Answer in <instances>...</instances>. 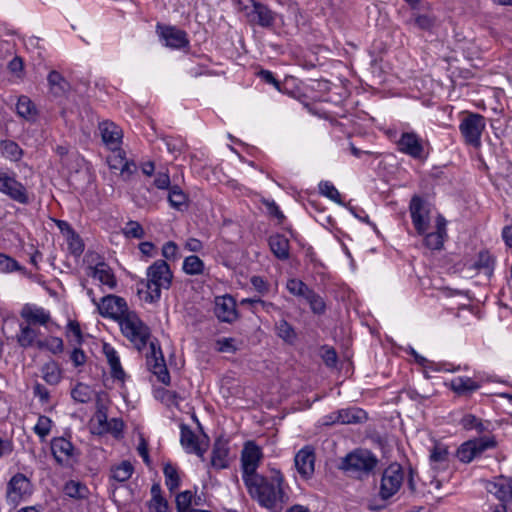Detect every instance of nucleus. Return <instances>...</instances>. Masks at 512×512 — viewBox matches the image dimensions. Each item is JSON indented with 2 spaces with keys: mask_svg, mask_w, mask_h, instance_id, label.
Returning <instances> with one entry per match:
<instances>
[{
  "mask_svg": "<svg viewBox=\"0 0 512 512\" xmlns=\"http://www.w3.org/2000/svg\"><path fill=\"white\" fill-rule=\"evenodd\" d=\"M47 81L55 96H62L70 90L69 82L56 70L48 74Z\"/></svg>",
  "mask_w": 512,
  "mask_h": 512,
  "instance_id": "obj_30",
  "label": "nucleus"
},
{
  "mask_svg": "<svg viewBox=\"0 0 512 512\" xmlns=\"http://www.w3.org/2000/svg\"><path fill=\"white\" fill-rule=\"evenodd\" d=\"M30 480L22 473L15 474L7 485V502L16 507L23 496L28 494Z\"/></svg>",
  "mask_w": 512,
  "mask_h": 512,
  "instance_id": "obj_15",
  "label": "nucleus"
},
{
  "mask_svg": "<svg viewBox=\"0 0 512 512\" xmlns=\"http://www.w3.org/2000/svg\"><path fill=\"white\" fill-rule=\"evenodd\" d=\"M409 212L416 233L424 235L431 223L430 203L419 195H413L409 203Z\"/></svg>",
  "mask_w": 512,
  "mask_h": 512,
  "instance_id": "obj_8",
  "label": "nucleus"
},
{
  "mask_svg": "<svg viewBox=\"0 0 512 512\" xmlns=\"http://www.w3.org/2000/svg\"><path fill=\"white\" fill-rule=\"evenodd\" d=\"M179 249L175 242L169 241L162 246V257L167 260H176L179 257Z\"/></svg>",
  "mask_w": 512,
  "mask_h": 512,
  "instance_id": "obj_59",
  "label": "nucleus"
},
{
  "mask_svg": "<svg viewBox=\"0 0 512 512\" xmlns=\"http://www.w3.org/2000/svg\"><path fill=\"white\" fill-rule=\"evenodd\" d=\"M163 474L167 489L171 493L178 490L181 485L182 478L184 477L183 471H181L177 465L167 462L163 467Z\"/></svg>",
  "mask_w": 512,
  "mask_h": 512,
  "instance_id": "obj_27",
  "label": "nucleus"
},
{
  "mask_svg": "<svg viewBox=\"0 0 512 512\" xmlns=\"http://www.w3.org/2000/svg\"><path fill=\"white\" fill-rule=\"evenodd\" d=\"M73 450V444L64 437H55L51 440V452L59 465H63L64 461L72 456Z\"/></svg>",
  "mask_w": 512,
  "mask_h": 512,
  "instance_id": "obj_24",
  "label": "nucleus"
},
{
  "mask_svg": "<svg viewBox=\"0 0 512 512\" xmlns=\"http://www.w3.org/2000/svg\"><path fill=\"white\" fill-rule=\"evenodd\" d=\"M319 191L323 196L329 198L330 200L338 204H342L341 194L331 182L321 181L319 183Z\"/></svg>",
  "mask_w": 512,
  "mask_h": 512,
  "instance_id": "obj_51",
  "label": "nucleus"
},
{
  "mask_svg": "<svg viewBox=\"0 0 512 512\" xmlns=\"http://www.w3.org/2000/svg\"><path fill=\"white\" fill-rule=\"evenodd\" d=\"M103 351L110 365L112 377L117 380H123L125 377V372L122 369L120 359L115 349L109 344L105 343L103 346Z\"/></svg>",
  "mask_w": 512,
  "mask_h": 512,
  "instance_id": "obj_29",
  "label": "nucleus"
},
{
  "mask_svg": "<svg viewBox=\"0 0 512 512\" xmlns=\"http://www.w3.org/2000/svg\"><path fill=\"white\" fill-rule=\"evenodd\" d=\"M478 457H480L487 450L495 449L498 445L494 435H484L478 438H473Z\"/></svg>",
  "mask_w": 512,
  "mask_h": 512,
  "instance_id": "obj_45",
  "label": "nucleus"
},
{
  "mask_svg": "<svg viewBox=\"0 0 512 512\" xmlns=\"http://www.w3.org/2000/svg\"><path fill=\"white\" fill-rule=\"evenodd\" d=\"M41 372L43 374V379L49 385H57L61 381V369L58 363L54 360H50L45 363L41 368Z\"/></svg>",
  "mask_w": 512,
  "mask_h": 512,
  "instance_id": "obj_33",
  "label": "nucleus"
},
{
  "mask_svg": "<svg viewBox=\"0 0 512 512\" xmlns=\"http://www.w3.org/2000/svg\"><path fill=\"white\" fill-rule=\"evenodd\" d=\"M102 141L109 149L120 147L122 142L123 132L122 129L111 121H103L99 124Z\"/></svg>",
  "mask_w": 512,
  "mask_h": 512,
  "instance_id": "obj_21",
  "label": "nucleus"
},
{
  "mask_svg": "<svg viewBox=\"0 0 512 512\" xmlns=\"http://www.w3.org/2000/svg\"><path fill=\"white\" fill-rule=\"evenodd\" d=\"M51 426L52 420L45 415H41L39 416L37 424L34 427V432L43 440L46 436L49 435Z\"/></svg>",
  "mask_w": 512,
  "mask_h": 512,
  "instance_id": "obj_54",
  "label": "nucleus"
},
{
  "mask_svg": "<svg viewBox=\"0 0 512 512\" xmlns=\"http://www.w3.org/2000/svg\"><path fill=\"white\" fill-rule=\"evenodd\" d=\"M365 419V412L359 408L342 409L336 412V421L339 424L360 423Z\"/></svg>",
  "mask_w": 512,
  "mask_h": 512,
  "instance_id": "obj_31",
  "label": "nucleus"
},
{
  "mask_svg": "<svg viewBox=\"0 0 512 512\" xmlns=\"http://www.w3.org/2000/svg\"><path fill=\"white\" fill-rule=\"evenodd\" d=\"M47 350L53 354H59L63 352L64 344L63 340L59 337H50L47 339Z\"/></svg>",
  "mask_w": 512,
  "mask_h": 512,
  "instance_id": "obj_62",
  "label": "nucleus"
},
{
  "mask_svg": "<svg viewBox=\"0 0 512 512\" xmlns=\"http://www.w3.org/2000/svg\"><path fill=\"white\" fill-rule=\"evenodd\" d=\"M180 443L188 454H195L201 460H205V453L208 449L209 438L206 434L196 435L189 426L180 424Z\"/></svg>",
  "mask_w": 512,
  "mask_h": 512,
  "instance_id": "obj_10",
  "label": "nucleus"
},
{
  "mask_svg": "<svg viewBox=\"0 0 512 512\" xmlns=\"http://www.w3.org/2000/svg\"><path fill=\"white\" fill-rule=\"evenodd\" d=\"M315 452L311 446H304L300 449L294 458L297 472L303 479H309L315 471Z\"/></svg>",
  "mask_w": 512,
  "mask_h": 512,
  "instance_id": "obj_16",
  "label": "nucleus"
},
{
  "mask_svg": "<svg viewBox=\"0 0 512 512\" xmlns=\"http://www.w3.org/2000/svg\"><path fill=\"white\" fill-rule=\"evenodd\" d=\"M127 238L141 239L144 237V229L137 221H128L122 229Z\"/></svg>",
  "mask_w": 512,
  "mask_h": 512,
  "instance_id": "obj_53",
  "label": "nucleus"
},
{
  "mask_svg": "<svg viewBox=\"0 0 512 512\" xmlns=\"http://www.w3.org/2000/svg\"><path fill=\"white\" fill-rule=\"evenodd\" d=\"M70 230L72 233V240L69 243V249L73 255L79 256L84 251V244H83L82 240L80 239V237L78 235H76L72 229H70Z\"/></svg>",
  "mask_w": 512,
  "mask_h": 512,
  "instance_id": "obj_61",
  "label": "nucleus"
},
{
  "mask_svg": "<svg viewBox=\"0 0 512 512\" xmlns=\"http://www.w3.org/2000/svg\"><path fill=\"white\" fill-rule=\"evenodd\" d=\"M262 204L265 206L267 213L270 217L276 218L279 224H282L285 220L283 212L274 200L263 199Z\"/></svg>",
  "mask_w": 512,
  "mask_h": 512,
  "instance_id": "obj_55",
  "label": "nucleus"
},
{
  "mask_svg": "<svg viewBox=\"0 0 512 512\" xmlns=\"http://www.w3.org/2000/svg\"><path fill=\"white\" fill-rule=\"evenodd\" d=\"M272 253L280 260H287L290 256L289 240L282 234H275L269 238Z\"/></svg>",
  "mask_w": 512,
  "mask_h": 512,
  "instance_id": "obj_28",
  "label": "nucleus"
},
{
  "mask_svg": "<svg viewBox=\"0 0 512 512\" xmlns=\"http://www.w3.org/2000/svg\"><path fill=\"white\" fill-rule=\"evenodd\" d=\"M406 478L405 471L399 463H392L386 467L379 481L378 497L388 501L402 488Z\"/></svg>",
  "mask_w": 512,
  "mask_h": 512,
  "instance_id": "obj_4",
  "label": "nucleus"
},
{
  "mask_svg": "<svg viewBox=\"0 0 512 512\" xmlns=\"http://www.w3.org/2000/svg\"><path fill=\"white\" fill-rule=\"evenodd\" d=\"M20 272L24 276H30L26 268L18 263L14 258L0 253V272L2 273H12V272Z\"/></svg>",
  "mask_w": 512,
  "mask_h": 512,
  "instance_id": "obj_36",
  "label": "nucleus"
},
{
  "mask_svg": "<svg viewBox=\"0 0 512 512\" xmlns=\"http://www.w3.org/2000/svg\"><path fill=\"white\" fill-rule=\"evenodd\" d=\"M21 317L28 322V325H46L50 319V313L41 307L26 304L21 310Z\"/></svg>",
  "mask_w": 512,
  "mask_h": 512,
  "instance_id": "obj_25",
  "label": "nucleus"
},
{
  "mask_svg": "<svg viewBox=\"0 0 512 512\" xmlns=\"http://www.w3.org/2000/svg\"><path fill=\"white\" fill-rule=\"evenodd\" d=\"M89 269L91 270L89 276L98 279L103 285L108 286L110 289H114L117 286L116 277L106 263L100 262L94 267H89Z\"/></svg>",
  "mask_w": 512,
  "mask_h": 512,
  "instance_id": "obj_26",
  "label": "nucleus"
},
{
  "mask_svg": "<svg viewBox=\"0 0 512 512\" xmlns=\"http://www.w3.org/2000/svg\"><path fill=\"white\" fill-rule=\"evenodd\" d=\"M192 499L193 494L190 490L178 493L175 498L177 512H191Z\"/></svg>",
  "mask_w": 512,
  "mask_h": 512,
  "instance_id": "obj_48",
  "label": "nucleus"
},
{
  "mask_svg": "<svg viewBox=\"0 0 512 512\" xmlns=\"http://www.w3.org/2000/svg\"><path fill=\"white\" fill-rule=\"evenodd\" d=\"M16 111L20 117L28 119L32 116L36 115V107L31 99L25 95H22L18 98V102L16 104Z\"/></svg>",
  "mask_w": 512,
  "mask_h": 512,
  "instance_id": "obj_40",
  "label": "nucleus"
},
{
  "mask_svg": "<svg viewBox=\"0 0 512 512\" xmlns=\"http://www.w3.org/2000/svg\"><path fill=\"white\" fill-rule=\"evenodd\" d=\"M378 464V459L368 450L356 449L341 459L339 469L350 476L368 475Z\"/></svg>",
  "mask_w": 512,
  "mask_h": 512,
  "instance_id": "obj_3",
  "label": "nucleus"
},
{
  "mask_svg": "<svg viewBox=\"0 0 512 512\" xmlns=\"http://www.w3.org/2000/svg\"><path fill=\"white\" fill-rule=\"evenodd\" d=\"M111 150L112 154L107 158L108 165L111 169L120 171L123 169L124 162L127 161L125 151L120 147Z\"/></svg>",
  "mask_w": 512,
  "mask_h": 512,
  "instance_id": "obj_49",
  "label": "nucleus"
},
{
  "mask_svg": "<svg viewBox=\"0 0 512 512\" xmlns=\"http://www.w3.org/2000/svg\"><path fill=\"white\" fill-rule=\"evenodd\" d=\"M33 394L35 397H38L40 401L43 403H47L50 399V393L48 389L38 382L35 383V385L33 386Z\"/></svg>",
  "mask_w": 512,
  "mask_h": 512,
  "instance_id": "obj_63",
  "label": "nucleus"
},
{
  "mask_svg": "<svg viewBox=\"0 0 512 512\" xmlns=\"http://www.w3.org/2000/svg\"><path fill=\"white\" fill-rule=\"evenodd\" d=\"M71 397L76 402L88 403L92 399V390L87 384L79 382L71 390Z\"/></svg>",
  "mask_w": 512,
  "mask_h": 512,
  "instance_id": "obj_46",
  "label": "nucleus"
},
{
  "mask_svg": "<svg viewBox=\"0 0 512 512\" xmlns=\"http://www.w3.org/2000/svg\"><path fill=\"white\" fill-rule=\"evenodd\" d=\"M210 465L216 469H227L230 465V446L229 440L224 437L215 439L212 451Z\"/></svg>",
  "mask_w": 512,
  "mask_h": 512,
  "instance_id": "obj_17",
  "label": "nucleus"
},
{
  "mask_svg": "<svg viewBox=\"0 0 512 512\" xmlns=\"http://www.w3.org/2000/svg\"><path fill=\"white\" fill-rule=\"evenodd\" d=\"M147 369L160 381L159 357H157V348L154 341L150 342L149 348L145 354Z\"/></svg>",
  "mask_w": 512,
  "mask_h": 512,
  "instance_id": "obj_37",
  "label": "nucleus"
},
{
  "mask_svg": "<svg viewBox=\"0 0 512 512\" xmlns=\"http://www.w3.org/2000/svg\"><path fill=\"white\" fill-rule=\"evenodd\" d=\"M305 300L309 303L310 308L313 313L321 315L324 314L326 311V304L323 300V298L317 294L314 290H312Z\"/></svg>",
  "mask_w": 512,
  "mask_h": 512,
  "instance_id": "obj_50",
  "label": "nucleus"
},
{
  "mask_svg": "<svg viewBox=\"0 0 512 512\" xmlns=\"http://www.w3.org/2000/svg\"><path fill=\"white\" fill-rule=\"evenodd\" d=\"M396 144L399 152L413 159H422L425 157L423 139L415 132H403Z\"/></svg>",
  "mask_w": 512,
  "mask_h": 512,
  "instance_id": "obj_12",
  "label": "nucleus"
},
{
  "mask_svg": "<svg viewBox=\"0 0 512 512\" xmlns=\"http://www.w3.org/2000/svg\"><path fill=\"white\" fill-rule=\"evenodd\" d=\"M244 485L250 498L269 512H282L290 502V487L278 469H271L270 475H254Z\"/></svg>",
  "mask_w": 512,
  "mask_h": 512,
  "instance_id": "obj_2",
  "label": "nucleus"
},
{
  "mask_svg": "<svg viewBox=\"0 0 512 512\" xmlns=\"http://www.w3.org/2000/svg\"><path fill=\"white\" fill-rule=\"evenodd\" d=\"M0 150L2 155L13 162H18L23 156L22 148L12 140H1Z\"/></svg>",
  "mask_w": 512,
  "mask_h": 512,
  "instance_id": "obj_34",
  "label": "nucleus"
},
{
  "mask_svg": "<svg viewBox=\"0 0 512 512\" xmlns=\"http://www.w3.org/2000/svg\"><path fill=\"white\" fill-rule=\"evenodd\" d=\"M172 170L174 171L172 175L170 169L162 173V189L168 190L169 205L182 211L188 206V197L179 186V183L183 181V173L175 166L172 167Z\"/></svg>",
  "mask_w": 512,
  "mask_h": 512,
  "instance_id": "obj_5",
  "label": "nucleus"
},
{
  "mask_svg": "<svg viewBox=\"0 0 512 512\" xmlns=\"http://www.w3.org/2000/svg\"><path fill=\"white\" fill-rule=\"evenodd\" d=\"M494 264V256L488 250H483L479 252L474 266L479 270H484L487 274H491L494 268Z\"/></svg>",
  "mask_w": 512,
  "mask_h": 512,
  "instance_id": "obj_43",
  "label": "nucleus"
},
{
  "mask_svg": "<svg viewBox=\"0 0 512 512\" xmlns=\"http://www.w3.org/2000/svg\"><path fill=\"white\" fill-rule=\"evenodd\" d=\"M92 301L97 305L101 316L111 318L119 323L123 335L135 345L137 350L146 349L150 338V329L134 311L128 309L124 298L109 294L102 297L100 303H97L95 299Z\"/></svg>",
  "mask_w": 512,
  "mask_h": 512,
  "instance_id": "obj_1",
  "label": "nucleus"
},
{
  "mask_svg": "<svg viewBox=\"0 0 512 512\" xmlns=\"http://www.w3.org/2000/svg\"><path fill=\"white\" fill-rule=\"evenodd\" d=\"M456 457L464 464L471 463L474 459L478 458L475 441L470 439L463 442L456 451Z\"/></svg>",
  "mask_w": 512,
  "mask_h": 512,
  "instance_id": "obj_35",
  "label": "nucleus"
},
{
  "mask_svg": "<svg viewBox=\"0 0 512 512\" xmlns=\"http://www.w3.org/2000/svg\"><path fill=\"white\" fill-rule=\"evenodd\" d=\"M250 23H255L261 27L269 28L274 25L275 13L265 4L256 2L250 12L246 13Z\"/></svg>",
  "mask_w": 512,
  "mask_h": 512,
  "instance_id": "obj_18",
  "label": "nucleus"
},
{
  "mask_svg": "<svg viewBox=\"0 0 512 512\" xmlns=\"http://www.w3.org/2000/svg\"><path fill=\"white\" fill-rule=\"evenodd\" d=\"M134 467L129 461H122L110 468V480L115 482H126L133 474Z\"/></svg>",
  "mask_w": 512,
  "mask_h": 512,
  "instance_id": "obj_32",
  "label": "nucleus"
},
{
  "mask_svg": "<svg viewBox=\"0 0 512 512\" xmlns=\"http://www.w3.org/2000/svg\"><path fill=\"white\" fill-rule=\"evenodd\" d=\"M408 24H414L421 30H431L435 24V18L427 14H416Z\"/></svg>",
  "mask_w": 512,
  "mask_h": 512,
  "instance_id": "obj_52",
  "label": "nucleus"
},
{
  "mask_svg": "<svg viewBox=\"0 0 512 512\" xmlns=\"http://www.w3.org/2000/svg\"><path fill=\"white\" fill-rule=\"evenodd\" d=\"M463 429L470 431L475 430L478 434H483L486 431V427L481 419L472 414H466L460 421Z\"/></svg>",
  "mask_w": 512,
  "mask_h": 512,
  "instance_id": "obj_44",
  "label": "nucleus"
},
{
  "mask_svg": "<svg viewBox=\"0 0 512 512\" xmlns=\"http://www.w3.org/2000/svg\"><path fill=\"white\" fill-rule=\"evenodd\" d=\"M485 490L492 494L501 506L511 504L512 501V477L499 475L490 480H481Z\"/></svg>",
  "mask_w": 512,
  "mask_h": 512,
  "instance_id": "obj_11",
  "label": "nucleus"
},
{
  "mask_svg": "<svg viewBox=\"0 0 512 512\" xmlns=\"http://www.w3.org/2000/svg\"><path fill=\"white\" fill-rule=\"evenodd\" d=\"M275 330L277 333V336L280 337L282 340H284L287 343L292 344L296 338L297 334L292 327L286 320L282 319L278 321L275 325Z\"/></svg>",
  "mask_w": 512,
  "mask_h": 512,
  "instance_id": "obj_39",
  "label": "nucleus"
},
{
  "mask_svg": "<svg viewBox=\"0 0 512 512\" xmlns=\"http://www.w3.org/2000/svg\"><path fill=\"white\" fill-rule=\"evenodd\" d=\"M286 288L294 296L303 297L304 299L312 291L302 280L295 278L287 281Z\"/></svg>",
  "mask_w": 512,
  "mask_h": 512,
  "instance_id": "obj_47",
  "label": "nucleus"
},
{
  "mask_svg": "<svg viewBox=\"0 0 512 512\" xmlns=\"http://www.w3.org/2000/svg\"><path fill=\"white\" fill-rule=\"evenodd\" d=\"M38 336V331L31 328L30 325L20 326V332L17 334V342L22 348H28L34 345Z\"/></svg>",
  "mask_w": 512,
  "mask_h": 512,
  "instance_id": "obj_38",
  "label": "nucleus"
},
{
  "mask_svg": "<svg viewBox=\"0 0 512 512\" xmlns=\"http://www.w3.org/2000/svg\"><path fill=\"white\" fill-rule=\"evenodd\" d=\"M147 278L137 283V294L140 300L154 303L160 298V260L155 261L147 269Z\"/></svg>",
  "mask_w": 512,
  "mask_h": 512,
  "instance_id": "obj_6",
  "label": "nucleus"
},
{
  "mask_svg": "<svg viewBox=\"0 0 512 512\" xmlns=\"http://www.w3.org/2000/svg\"><path fill=\"white\" fill-rule=\"evenodd\" d=\"M448 385L457 395L468 396L481 388L482 381L466 376H458L453 378Z\"/></svg>",
  "mask_w": 512,
  "mask_h": 512,
  "instance_id": "obj_22",
  "label": "nucleus"
},
{
  "mask_svg": "<svg viewBox=\"0 0 512 512\" xmlns=\"http://www.w3.org/2000/svg\"><path fill=\"white\" fill-rule=\"evenodd\" d=\"M152 499L148 503L149 512H160V483H154L151 488Z\"/></svg>",
  "mask_w": 512,
  "mask_h": 512,
  "instance_id": "obj_56",
  "label": "nucleus"
},
{
  "mask_svg": "<svg viewBox=\"0 0 512 512\" xmlns=\"http://www.w3.org/2000/svg\"><path fill=\"white\" fill-rule=\"evenodd\" d=\"M162 39L167 47L173 49H182L189 45L186 32L175 27H162Z\"/></svg>",
  "mask_w": 512,
  "mask_h": 512,
  "instance_id": "obj_23",
  "label": "nucleus"
},
{
  "mask_svg": "<svg viewBox=\"0 0 512 512\" xmlns=\"http://www.w3.org/2000/svg\"><path fill=\"white\" fill-rule=\"evenodd\" d=\"M429 463L433 470L444 471L450 464V452L447 445L435 442L429 451Z\"/></svg>",
  "mask_w": 512,
  "mask_h": 512,
  "instance_id": "obj_20",
  "label": "nucleus"
},
{
  "mask_svg": "<svg viewBox=\"0 0 512 512\" xmlns=\"http://www.w3.org/2000/svg\"><path fill=\"white\" fill-rule=\"evenodd\" d=\"M183 270L188 275H199L203 273L204 263L198 256L191 255L184 259Z\"/></svg>",
  "mask_w": 512,
  "mask_h": 512,
  "instance_id": "obj_42",
  "label": "nucleus"
},
{
  "mask_svg": "<svg viewBox=\"0 0 512 512\" xmlns=\"http://www.w3.org/2000/svg\"><path fill=\"white\" fill-rule=\"evenodd\" d=\"M322 359L328 367H335L337 363V353L333 348H324Z\"/></svg>",
  "mask_w": 512,
  "mask_h": 512,
  "instance_id": "obj_64",
  "label": "nucleus"
},
{
  "mask_svg": "<svg viewBox=\"0 0 512 512\" xmlns=\"http://www.w3.org/2000/svg\"><path fill=\"white\" fill-rule=\"evenodd\" d=\"M253 288L260 294L266 295L270 290V285L261 276H253L250 279Z\"/></svg>",
  "mask_w": 512,
  "mask_h": 512,
  "instance_id": "obj_60",
  "label": "nucleus"
},
{
  "mask_svg": "<svg viewBox=\"0 0 512 512\" xmlns=\"http://www.w3.org/2000/svg\"><path fill=\"white\" fill-rule=\"evenodd\" d=\"M214 313L219 321L225 323H233L239 317L236 301L228 294L215 298Z\"/></svg>",
  "mask_w": 512,
  "mask_h": 512,
  "instance_id": "obj_14",
  "label": "nucleus"
},
{
  "mask_svg": "<svg viewBox=\"0 0 512 512\" xmlns=\"http://www.w3.org/2000/svg\"><path fill=\"white\" fill-rule=\"evenodd\" d=\"M64 492L70 498L84 499L87 497L88 489L84 484L70 480L65 484Z\"/></svg>",
  "mask_w": 512,
  "mask_h": 512,
  "instance_id": "obj_41",
  "label": "nucleus"
},
{
  "mask_svg": "<svg viewBox=\"0 0 512 512\" xmlns=\"http://www.w3.org/2000/svg\"><path fill=\"white\" fill-rule=\"evenodd\" d=\"M446 219L442 215H438L436 218V230L434 232L428 233V231L423 235L424 236V245L431 250H440L444 245L445 237L447 236L446 232Z\"/></svg>",
  "mask_w": 512,
  "mask_h": 512,
  "instance_id": "obj_19",
  "label": "nucleus"
},
{
  "mask_svg": "<svg viewBox=\"0 0 512 512\" xmlns=\"http://www.w3.org/2000/svg\"><path fill=\"white\" fill-rule=\"evenodd\" d=\"M485 118L478 113H469L459 125V130L466 144L475 148L481 145V136L485 130Z\"/></svg>",
  "mask_w": 512,
  "mask_h": 512,
  "instance_id": "obj_9",
  "label": "nucleus"
},
{
  "mask_svg": "<svg viewBox=\"0 0 512 512\" xmlns=\"http://www.w3.org/2000/svg\"><path fill=\"white\" fill-rule=\"evenodd\" d=\"M217 350L219 352L226 353H235L237 351V347L235 345V339L231 337H225L217 340Z\"/></svg>",
  "mask_w": 512,
  "mask_h": 512,
  "instance_id": "obj_58",
  "label": "nucleus"
},
{
  "mask_svg": "<svg viewBox=\"0 0 512 512\" xmlns=\"http://www.w3.org/2000/svg\"><path fill=\"white\" fill-rule=\"evenodd\" d=\"M167 151L172 155L173 158H176V155L179 154L183 147V142L180 138H165L164 139Z\"/></svg>",
  "mask_w": 512,
  "mask_h": 512,
  "instance_id": "obj_57",
  "label": "nucleus"
},
{
  "mask_svg": "<svg viewBox=\"0 0 512 512\" xmlns=\"http://www.w3.org/2000/svg\"><path fill=\"white\" fill-rule=\"evenodd\" d=\"M0 192L18 203H29V196L25 186L14 177L2 172H0Z\"/></svg>",
  "mask_w": 512,
  "mask_h": 512,
  "instance_id": "obj_13",
  "label": "nucleus"
},
{
  "mask_svg": "<svg viewBox=\"0 0 512 512\" xmlns=\"http://www.w3.org/2000/svg\"><path fill=\"white\" fill-rule=\"evenodd\" d=\"M262 448L253 440L246 441L241 451L240 463L242 471V480L253 478L258 475L257 469L263 460Z\"/></svg>",
  "mask_w": 512,
  "mask_h": 512,
  "instance_id": "obj_7",
  "label": "nucleus"
}]
</instances>
